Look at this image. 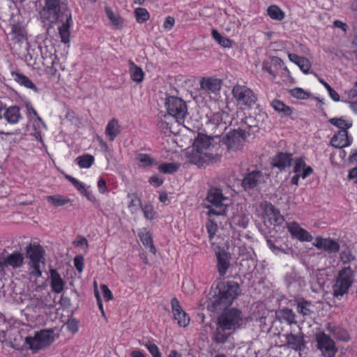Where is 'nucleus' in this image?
I'll use <instances>...</instances> for the list:
<instances>
[{
    "label": "nucleus",
    "mask_w": 357,
    "mask_h": 357,
    "mask_svg": "<svg viewBox=\"0 0 357 357\" xmlns=\"http://www.w3.org/2000/svg\"><path fill=\"white\" fill-rule=\"evenodd\" d=\"M218 289V293L215 292L207 301L208 309L213 312L224 309L218 317V321L225 328L236 330L240 328L244 323L242 312L236 308L227 309L239 294L238 283L227 282L226 284H221Z\"/></svg>",
    "instance_id": "nucleus-1"
},
{
    "label": "nucleus",
    "mask_w": 357,
    "mask_h": 357,
    "mask_svg": "<svg viewBox=\"0 0 357 357\" xmlns=\"http://www.w3.org/2000/svg\"><path fill=\"white\" fill-rule=\"evenodd\" d=\"M213 138L199 134L193 145L191 162L201 165L204 162L214 163L220 160V145L212 144Z\"/></svg>",
    "instance_id": "nucleus-2"
},
{
    "label": "nucleus",
    "mask_w": 357,
    "mask_h": 357,
    "mask_svg": "<svg viewBox=\"0 0 357 357\" xmlns=\"http://www.w3.org/2000/svg\"><path fill=\"white\" fill-rule=\"evenodd\" d=\"M61 0H45L41 17L49 22H70L71 13L66 6H60Z\"/></svg>",
    "instance_id": "nucleus-3"
},
{
    "label": "nucleus",
    "mask_w": 357,
    "mask_h": 357,
    "mask_svg": "<svg viewBox=\"0 0 357 357\" xmlns=\"http://www.w3.org/2000/svg\"><path fill=\"white\" fill-rule=\"evenodd\" d=\"M252 119L251 117L245 118V124L247 126L248 130L252 128H256V126L251 125ZM250 130H246L245 128H240L238 130H234L229 132L223 138V142L229 150H238L243 146V144L250 135Z\"/></svg>",
    "instance_id": "nucleus-4"
},
{
    "label": "nucleus",
    "mask_w": 357,
    "mask_h": 357,
    "mask_svg": "<svg viewBox=\"0 0 357 357\" xmlns=\"http://www.w3.org/2000/svg\"><path fill=\"white\" fill-rule=\"evenodd\" d=\"M54 340V331L52 329L36 331L33 336L29 335L25 338L26 344L33 352L38 351L50 345Z\"/></svg>",
    "instance_id": "nucleus-5"
},
{
    "label": "nucleus",
    "mask_w": 357,
    "mask_h": 357,
    "mask_svg": "<svg viewBox=\"0 0 357 357\" xmlns=\"http://www.w3.org/2000/svg\"><path fill=\"white\" fill-rule=\"evenodd\" d=\"M354 283V272L350 266L342 268L333 286V296L336 298L347 294Z\"/></svg>",
    "instance_id": "nucleus-6"
},
{
    "label": "nucleus",
    "mask_w": 357,
    "mask_h": 357,
    "mask_svg": "<svg viewBox=\"0 0 357 357\" xmlns=\"http://www.w3.org/2000/svg\"><path fill=\"white\" fill-rule=\"evenodd\" d=\"M232 95L237 104L252 108L257 100V96L254 91L244 85L236 84L233 87Z\"/></svg>",
    "instance_id": "nucleus-7"
},
{
    "label": "nucleus",
    "mask_w": 357,
    "mask_h": 357,
    "mask_svg": "<svg viewBox=\"0 0 357 357\" xmlns=\"http://www.w3.org/2000/svg\"><path fill=\"white\" fill-rule=\"evenodd\" d=\"M26 257L30 259L29 265L31 268L30 275L34 277H40L42 273L40 270V263L43 258L44 250L40 245L30 243L26 248Z\"/></svg>",
    "instance_id": "nucleus-8"
},
{
    "label": "nucleus",
    "mask_w": 357,
    "mask_h": 357,
    "mask_svg": "<svg viewBox=\"0 0 357 357\" xmlns=\"http://www.w3.org/2000/svg\"><path fill=\"white\" fill-rule=\"evenodd\" d=\"M165 106L169 115L178 121L183 120L188 114L186 103L180 98L169 96L166 98Z\"/></svg>",
    "instance_id": "nucleus-9"
},
{
    "label": "nucleus",
    "mask_w": 357,
    "mask_h": 357,
    "mask_svg": "<svg viewBox=\"0 0 357 357\" xmlns=\"http://www.w3.org/2000/svg\"><path fill=\"white\" fill-rule=\"evenodd\" d=\"M266 174L259 170H252L243 177L241 186L245 192L257 190L265 183Z\"/></svg>",
    "instance_id": "nucleus-10"
},
{
    "label": "nucleus",
    "mask_w": 357,
    "mask_h": 357,
    "mask_svg": "<svg viewBox=\"0 0 357 357\" xmlns=\"http://www.w3.org/2000/svg\"><path fill=\"white\" fill-rule=\"evenodd\" d=\"M317 348L321 351L325 357H334L337 351L334 341L331 337L324 333H321L316 336Z\"/></svg>",
    "instance_id": "nucleus-11"
},
{
    "label": "nucleus",
    "mask_w": 357,
    "mask_h": 357,
    "mask_svg": "<svg viewBox=\"0 0 357 357\" xmlns=\"http://www.w3.org/2000/svg\"><path fill=\"white\" fill-rule=\"evenodd\" d=\"M0 259H3V264L6 267H12L13 268H18L21 267L24 263V256L20 252H13L9 253L6 249H3L0 252Z\"/></svg>",
    "instance_id": "nucleus-12"
},
{
    "label": "nucleus",
    "mask_w": 357,
    "mask_h": 357,
    "mask_svg": "<svg viewBox=\"0 0 357 357\" xmlns=\"http://www.w3.org/2000/svg\"><path fill=\"white\" fill-rule=\"evenodd\" d=\"M217 259V269L220 277H225L230 268L231 256L230 254L224 250H220L215 252Z\"/></svg>",
    "instance_id": "nucleus-13"
},
{
    "label": "nucleus",
    "mask_w": 357,
    "mask_h": 357,
    "mask_svg": "<svg viewBox=\"0 0 357 357\" xmlns=\"http://www.w3.org/2000/svg\"><path fill=\"white\" fill-rule=\"evenodd\" d=\"M222 81L212 77H204L200 80V88L205 93L216 94L221 89Z\"/></svg>",
    "instance_id": "nucleus-14"
},
{
    "label": "nucleus",
    "mask_w": 357,
    "mask_h": 357,
    "mask_svg": "<svg viewBox=\"0 0 357 357\" xmlns=\"http://www.w3.org/2000/svg\"><path fill=\"white\" fill-rule=\"evenodd\" d=\"M171 305L174 319L177 320V323L180 326L185 327L188 324L190 319L182 310L178 299L173 298L171 301Z\"/></svg>",
    "instance_id": "nucleus-15"
},
{
    "label": "nucleus",
    "mask_w": 357,
    "mask_h": 357,
    "mask_svg": "<svg viewBox=\"0 0 357 357\" xmlns=\"http://www.w3.org/2000/svg\"><path fill=\"white\" fill-rule=\"evenodd\" d=\"M314 245L318 249H323L328 253H335L340 250L339 243L334 239L324 238L321 237L316 238Z\"/></svg>",
    "instance_id": "nucleus-16"
},
{
    "label": "nucleus",
    "mask_w": 357,
    "mask_h": 357,
    "mask_svg": "<svg viewBox=\"0 0 357 357\" xmlns=\"http://www.w3.org/2000/svg\"><path fill=\"white\" fill-rule=\"evenodd\" d=\"M288 231L295 238L301 241L310 242L312 236L306 230L301 228L298 223L293 222L287 225Z\"/></svg>",
    "instance_id": "nucleus-17"
},
{
    "label": "nucleus",
    "mask_w": 357,
    "mask_h": 357,
    "mask_svg": "<svg viewBox=\"0 0 357 357\" xmlns=\"http://www.w3.org/2000/svg\"><path fill=\"white\" fill-rule=\"evenodd\" d=\"M292 155L288 153L280 152L275 155L271 161L273 167L278 168L280 171L284 170L291 165Z\"/></svg>",
    "instance_id": "nucleus-18"
},
{
    "label": "nucleus",
    "mask_w": 357,
    "mask_h": 357,
    "mask_svg": "<svg viewBox=\"0 0 357 357\" xmlns=\"http://www.w3.org/2000/svg\"><path fill=\"white\" fill-rule=\"evenodd\" d=\"M331 144L335 148L342 149L349 146L351 144V139L349 137L347 130L342 129L332 137Z\"/></svg>",
    "instance_id": "nucleus-19"
},
{
    "label": "nucleus",
    "mask_w": 357,
    "mask_h": 357,
    "mask_svg": "<svg viewBox=\"0 0 357 357\" xmlns=\"http://www.w3.org/2000/svg\"><path fill=\"white\" fill-rule=\"evenodd\" d=\"M264 212L271 223L275 225H281L284 221V218L280 214L279 210L275 208L271 203H266Z\"/></svg>",
    "instance_id": "nucleus-20"
},
{
    "label": "nucleus",
    "mask_w": 357,
    "mask_h": 357,
    "mask_svg": "<svg viewBox=\"0 0 357 357\" xmlns=\"http://www.w3.org/2000/svg\"><path fill=\"white\" fill-rule=\"evenodd\" d=\"M287 346L296 351H303L305 349V341L302 334L292 333L285 335Z\"/></svg>",
    "instance_id": "nucleus-21"
},
{
    "label": "nucleus",
    "mask_w": 357,
    "mask_h": 357,
    "mask_svg": "<svg viewBox=\"0 0 357 357\" xmlns=\"http://www.w3.org/2000/svg\"><path fill=\"white\" fill-rule=\"evenodd\" d=\"M10 29V35L11 39L17 43H23L26 41V32L21 24H10L9 25Z\"/></svg>",
    "instance_id": "nucleus-22"
},
{
    "label": "nucleus",
    "mask_w": 357,
    "mask_h": 357,
    "mask_svg": "<svg viewBox=\"0 0 357 357\" xmlns=\"http://www.w3.org/2000/svg\"><path fill=\"white\" fill-rule=\"evenodd\" d=\"M206 199L214 206H220L225 205L223 202L227 200V197L223 196L220 189L214 188L208 190Z\"/></svg>",
    "instance_id": "nucleus-23"
},
{
    "label": "nucleus",
    "mask_w": 357,
    "mask_h": 357,
    "mask_svg": "<svg viewBox=\"0 0 357 357\" xmlns=\"http://www.w3.org/2000/svg\"><path fill=\"white\" fill-rule=\"evenodd\" d=\"M298 313L303 317L310 316L314 312V305L311 301H308L303 298L295 301Z\"/></svg>",
    "instance_id": "nucleus-24"
},
{
    "label": "nucleus",
    "mask_w": 357,
    "mask_h": 357,
    "mask_svg": "<svg viewBox=\"0 0 357 357\" xmlns=\"http://www.w3.org/2000/svg\"><path fill=\"white\" fill-rule=\"evenodd\" d=\"M51 287L54 292L61 293L63 290L64 281L55 269L50 270Z\"/></svg>",
    "instance_id": "nucleus-25"
},
{
    "label": "nucleus",
    "mask_w": 357,
    "mask_h": 357,
    "mask_svg": "<svg viewBox=\"0 0 357 357\" xmlns=\"http://www.w3.org/2000/svg\"><path fill=\"white\" fill-rule=\"evenodd\" d=\"M271 105L282 117L290 116L293 113L292 109L280 100H273L271 102Z\"/></svg>",
    "instance_id": "nucleus-26"
},
{
    "label": "nucleus",
    "mask_w": 357,
    "mask_h": 357,
    "mask_svg": "<svg viewBox=\"0 0 357 357\" xmlns=\"http://www.w3.org/2000/svg\"><path fill=\"white\" fill-rule=\"evenodd\" d=\"M21 119L20 112V107L17 106H12L8 108H5L4 119L5 121L10 124L17 123Z\"/></svg>",
    "instance_id": "nucleus-27"
},
{
    "label": "nucleus",
    "mask_w": 357,
    "mask_h": 357,
    "mask_svg": "<svg viewBox=\"0 0 357 357\" xmlns=\"http://www.w3.org/2000/svg\"><path fill=\"white\" fill-rule=\"evenodd\" d=\"M289 58L291 61L298 65V66L304 73H309L311 63L307 58L299 56L296 54H289Z\"/></svg>",
    "instance_id": "nucleus-28"
},
{
    "label": "nucleus",
    "mask_w": 357,
    "mask_h": 357,
    "mask_svg": "<svg viewBox=\"0 0 357 357\" xmlns=\"http://www.w3.org/2000/svg\"><path fill=\"white\" fill-rule=\"evenodd\" d=\"M120 125L116 119H112L107 123L105 128V135L110 141H113L120 133Z\"/></svg>",
    "instance_id": "nucleus-29"
},
{
    "label": "nucleus",
    "mask_w": 357,
    "mask_h": 357,
    "mask_svg": "<svg viewBox=\"0 0 357 357\" xmlns=\"http://www.w3.org/2000/svg\"><path fill=\"white\" fill-rule=\"evenodd\" d=\"M228 328H225L222 324L218 323L215 331L213 333L211 338L213 342L218 344L225 343L229 335V333H226Z\"/></svg>",
    "instance_id": "nucleus-30"
},
{
    "label": "nucleus",
    "mask_w": 357,
    "mask_h": 357,
    "mask_svg": "<svg viewBox=\"0 0 357 357\" xmlns=\"http://www.w3.org/2000/svg\"><path fill=\"white\" fill-rule=\"evenodd\" d=\"M326 329L337 340L348 342L350 339L347 331L342 328L328 324Z\"/></svg>",
    "instance_id": "nucleus-31"
},
{
    "label": "nucleus",
    "mask_w": 357,
    "mask_h": 357,
    "mask_svg": "<svg viewBox=\"0 0 357 357\" xmlns=\"http://www.w3.org/2000/svg\"><path fill=\"white\" fill-rule=\"evenodd\" d=\"M71 24H59L57 27L59 36L61 38V42L65 45L69 44L70 42L71 36Z\"/></svg>",
    "instance_id": "nucleus-32"
},
{
    "label": "nucleus",
    "mask_w": 357,
    "mask_h": 357,
    "mask_svg": "<svg viewBox=\"0 0 357 357\" xmlns=\"http://www.w3.org/2000/svg\"><path fill=\"white\" fill-rule=\"evenodd\" d=\"M276 316L280 320H284L289 324L296 323V314L292 310L289 308H283L276 312Z\"/></svg>",
    "instance_id": "nucleus-33"
},
{
    "label": "nucleus",
    "mask_w": 357,
    "mask_h": 357,
    "mask_svg": "<svg viewBox=\"0 0 357 357\" xmlns=\"http://www.w3.org/2000/svg\"><path fill=\"white\" fill-rule=\"evenodd\" d=\"M12 77L13 79L20 84L21 85L31 89H33L34 91H37V88L35 84L31 81V79L26 76L18 73L13 72L11 73Z\"/></svg>",
    "instance_id": "nucleus-34"
},
{
    "label": "nucleus",
    "mask_w": 357,
    "mask_h": 357,
    "mask_svg": "<svg viewBox=\"0 0 357 357\" xmlns=\"http://www.w3.org/2000/svg\"><path fill=\"white\" fill-rule=\"evenodd\" d=\"M46 199L54 207L62 206L70 202L69 198L61 195H49L46 197Z\"/></svg>",
    "instance_id": "nucleus-35"
},
{
    "label": "nucleus",
    "mask_w": 357,
    "mask_h": 357,
    "mask_svg": "<svg viewBox=\"0 0 357 357\" xmlns=\"http://www.w3.org/2000/svg\"><path fill=\"white\" fill-rule=\"evenodd\" d=\"M130 74L132 79L134 82H136L137 83H140L144 79V72L142 69L136 66L132 61H130Z\"/></svg>",
    "instance_id": "nucleus-36"
},
{
    "label": "nucleus",
    "mask_w": 357,
    "mask_h": 357,
    "mask_svg": "<svg viewBox=\"0 0 357 357\" xmlns=\"http://www.w3.org/2000/svg\"><path fill=\"white\" fill-rule=\"evenodd\" d=\"M267 15L273 20L281 21L284 19V13L276 5H271L267 8Z\"/></svg>",
    "instance_id": "nucleus-37"
},
{
    "label": "nucleus",
    "mask_w": 357,
    "mask_h": 357,
    "mask_svg": "<svg viewBox=\"0 0 357 357\" xmlns=\"http://www.w3.org/2000/svg\"><path fill=\"white\" fill-rule=\"evenodd\" d=\"M128 197L130 199L128 208L132 213H135L137 211L138 206H142L141 199L136 193H128Z\"/></svg>",
    "instance_id": "nucleus-38"
},
{
    "label": "nucleus",
    "mask_w": 357,
    "mask_h": 357,
    "mask_svg": "<svg viewBox=\"0 0 357 357\" xmlns=\"http://www.w3.org/2000/svg\"><path fill=\"white\" fill-rule=\"evenodd\" d=\"M139 236L143 245L149 248L151 252L155 253L156 250L154 245L153 244V240L151 234L144 230V231L139 232Z\"/></svg>",
    "instance_id": "nucleus-39"
},
{
    "label": "nucleus",
    "mask_w": 357,
    "mask_h": 357,
    "mask_svg": "<svg viewBox=\"0 0 357 357\" xmlns=\"http://www.w3.org/2000/svg\"><path fill=\"white\" fill-rule=\"evenodd\" d=\"M77 165L81 168H89L94 162V157L89 154H84L76 158Z\"/></svg>",
    "instance_id": "nucleus-40"
},
{
    "label": "nucleus",
    "mask_w": 357,
    "mask_h": 357,
    "mask_svg": "<svg viewBox=\"0 0 357 357\" xmlns=\"http://www.w3.org/2000/svg\"><path fill=\"white\" fill-rule=\"evenodd\" d=\"M212 36L214 40L223 47H230L231 46V40L226 37L222 36L216 29L212 30Z\"/></svg>",
    "instance_id": "nucleus-41"
},
{
    "label": "nucleus",
    "mask_w": 357,
    "mask_h": 357,
    "mask_svg": "<svg viewBox=\"0 0 357 357\" xmlns=\"http://www.w3.org/2000/svg\"><path fill=\"white\" fill-rule=\"evenodd\" d=\"M136 160L139 162L140 167H146L154 164V160L149 155L146 153H138Z\"/></svg>",
    "instance_id": "nucleus-42"
},
{
    "label": "nucleus",
    "mask_w": 357,
    "mask_h": 357,
    "mask_svg": "<svg viewBox=\"0 0 357 357\" xmlns=\"http://www.w3.org/2000/svg\"><path fill=\"white\" fill-rule=\"evenodd\" d=\"M134 13L137 22H146L149 20L150 15L146 8H137L135 9Z\"/></svg>",
    "instance_id": "nucleus-43"
},
{
    "label": "nucleus",
    "mask_w": 357,
    "mask_h": 357,
    "mask_svg": "<svg viewBox=\"0 0 357 357\" xmlns=\"http://www.w3.org/2000/svg\"><path fill=\"white\" fill-rule=\"evenodd\" d=\"M66 178L84 195H85L89 200H91L87 190L84 188V185L79 182L76 178L71 176H66Z\"/></svg>",
    "instance_id": "nucleus-44"
},
{
    "label": "nucleus",
    "mask_w": 357,
    "mask_h": 357,
    "mask_svg": "<svg viewBox=\"0 0 357 357\" xmlns=\"http://www.w3.org/2000/svg\"><path fill=\"white\" fill-rule=\"evenodd\" d=\"M329 122L339 128L340 130L346 129V130L351 128L352 124L351 123H347L345 120L342 119V118H333L329 119Z\"/></svg>",
    "instance_id": "nucleus-45"
},
{
    "label": "nucleus",
    "mask_w": 357,
    "mask_h": 357,
    "mask_svg": "<svg viewBox=\"0 0 357 357\" xmlns=\"http://www.w3.org/2000/svg\"><path fill=\"white\" fill-rule=\"evenodd\" d=\"M178 167L174 163H162L159 165L158 169L165 174H172L178 170Z\"/></svg>",
    "instance_id": "nucleus-46"
},
{
    "label": "nucleus",
    "mask_w": 357,
    "mask_h": 357,
    "mask_svg": "<svg viewBox=\"0 0 357 357\" xmlns=\"http://www.w3.org/2000/svg\"><path fill=\"white\" fill-rule=\"evenodd\" d=\"M340 258L344 264H349L351 261H354L356 259L355 256L353 255L351 251L349 248H347L340 252Z\"/></svg>",
    "instance_id": "nucleus-47"
},
{
    "label": "nucleus",
    "mask_w": 357,
    "mask_h": 357,
    "mask_svg": "<svg viewBox=\"0 0 357 357\" xmlns=\"http://www.w3.org/2000/svg\"><path fill=\"white\" fill-rule=\"evenodd\" d=\"M233 220L236 225L243 228L247 227L249 222V218L248 215L244 213L235 215Z\"/></svg>",
    "instance_id": "nucleus-48"
},
{
    "label": "nucleus",
    "mask_w": 357,
    "mask_h": 357,
    "mask_svg": "<svg viewBox=\"0 0 357 357\" xmlns=\"http://www.w3.org/2000/svg\"><path fill=\"white\" fill-rule=\"evenodd\" d=\"M289 93L291 96L296 98L298 99H305L308 98L309 94L305 92L303 89L296 87L289 91Z\"/></svg>",
    "instance_id": "nucleus-49"
},
{
    "label": "nucleus",
    "mask_w": 357,
    "mask_h": 357,
    "mask_svg": "<svg viewBox=\"0 0 357 357\" xmlns=\"http://www.w3.org/2000/svg\"><path fill=\"white\" fill-rule=\"evenodd\" d=\"M142 210L144 217L149 220H153L156 217V213L153 210L152 205L146 204L142 206Z\"/></svg>",
    "instance_id": "nucleus-50"
},
{
    "label": "nucleus",
    "mask_w": 357,
    "mask_h": 357,
    "mask_svg": "<svg viewBox=\"0 0 357 357\" xmlns=\"http://www.w3.org/2000/svg\"><path fill=\"white\" fill-rule=\"evenodd\" d=\"M30 304L35 308L43 309L46 306L44 301L40 298L36 296V295L33 296L30 299Z\"/></svg>",
    "instance_id": "nucleus-51"
},
{
    "label": "nucleus",
    "mask_w": 357,
    "mask_h": 357,
    "mask_svg": "<svg viewBox=\"0 0 357 357\" xmlns=\"http://www.w3.org/2000/svg\"><path fill=\"white\" fill-rule=\"evenodd\" d=\"M145 346L153 357H161V354L159 351L158 347L154 343L149 341L145 344Z\"/></svg>",
    "instance_id": "nucleus-52"
},
{
    "label": "nucleus",
    "mask_w": 357,
    "mask_h": 357,
    "mask_svg": "<svg viewBox=\"0 0 357 357\" xmlns=\"http://www.w3.org/2000/svg\"><path fill=\"white\" fill-rule=\"evenodd\" d=\"M206 229L208 233L209 238L211 240L217 231L218 225L215 222L210 220L206 224Z\"/></svg>",
    "instance_id": "nucleus-53"
},
{
    "label": "nucleus",
    "mask_w": 357,
    "mask_h": 357,
    "mask_svg": "<svg viewBox=\"0 0 357 357\" xmlns=\"http://www.w3.org/2000/svg\"><path fill=\"white\" fill-rule=\"evenodd\" d=\"M225 205H220V206H215V208H209L208 214L209 216L213 215H220L225 213Z\"/></svg>",
    "instance_id": "nucleus-54"
},
{
    "label": "nucleus",
    "mask_w": 357,
    "mask_h": 357,
    "mask_svg": "<svg viewBox=\"0 0 357 357\" xmlns=\"http://www.w3.org/2000/svg\"><path fill=\"white\" fill-rule=\"evenodd\" d=\"M4 111H5V107H3V103L1 102H0V133L1 134H9V132H7L2 129L3 126L6 125L5 119H4Z\"/></svg>",
    "instance_id": "nucleus-55"
},
{
    "label": "nucleus",
    "mask_w": 357,
    "mask_h": 357,
    "mask_svg": "<svg viewBox=\"0 0 357 357\" xmlns=\"http://www.w3.org/2000/svg\"><path fill=\"white\" fill-rule=\"evenodd\" d=\"M100 289L102 290L104 299L106 301H109L113 299V295L112 294V291L109 290L107 285L102 284L100 286Z\"/></svg>",
    "instance_id": "nucleus-56"
},
{
    "label": "nucleus",
    "mask_w": 357,
    "mask_h": 357,
    "mask_svg": "<svg viewBox=\"0 0 357 357\" xmlns=\"http://www.w3.org/2000/svg\"><path fill=\"white\" fill-rule=\"evenodd\" d=\"M45 73L50 76V78L54 77L57 75V69L54 67V61H51V66H47L45 69Z\"/></svg>",
    "instance_id": "nucleus-57"
},
{
    "label": "nucleus",
    "mask_w": 357,
    "mask_h": 357,
    "mask_svg": "<svg viewBox=\"0 0 357 357\" xmlns=\"http://www.w3.org/2000/svg\"><path fill=\"white\" fill-rule=\"evenodd\" d=\"M74 265L76 269L81 273L83 271L84 263H83V257L77 256L74 259Z\"/></svg>",
    "instance_id": "nucleus-58"
},
{
    "label": "nucleus",
    "mask_w": 357,
    "mask_h": 357,
    "mask_svg": "<svg viewBox=\"0 0 357 357\" xmlns=\"http://www.w3.org/2000/svg\"><path fill=\"white\" fill-rule=\"evenodd\" d=\"M67 328L75 333L78 331V323L75 319L68 320L66 323Z\"/></svg>",
    "instance_id": "nucleus-59"
},
{
    "label": "nucleus",
    "mask_w": 357,
    "mask_h": 357,
    "mask_svg": "<svg viewBox=\"0 0 357 357\" xmlns=\"http://www.w3.org/2000/svg\"><path fill=\"white\" fill-rule=\"evenodd\" d=\"M99 192L102 194L107 192V183L105 179L100 178L98 181Z\"/></svg>",
    "instance_id": "nucleus-60"
},
{
    "label": "nucleus",
    "mask_w": 357,
    "mask_h": 357,
    "mask_svg": "<svg viewBox=\"0 0 357 357\" xmlns=\"http://www.w3.org/2000/svg\"><path fill=\"white\" fill-rule=\"evenodd\" d=\"M105 10L106 15L107 16L109 20L111 21V22H118L117 19L116 18L114 12L109 7L106 6L105 8Z\"/></svg>",
    "instance_id": "nucleus-61"
},
{
    "label": "nucleus",
    "mask_w": 357,
    "mask_h": 357,
    "mask_svg": "<svg viewBox=\"0 0 357 357\" xmlns=\"http://www.w3.org/2000/svg\"><path fill=\"white\" fill-rule=\"evenodd\" d=\"M348 98L352 100L357 99V82H355L354 87L348 92Z\"/></svg>",
    "instance_id": "nucleus-62"
},
{
    "label": "nucleus",
    "mask_w": 357,
    "mask_h": 357,
    "mask_svg": "<svg viewBox=\"0 0 357 357\" xmlns=\"http://www.w3.org/2000/svg\"><path fill=\"white\" fill-rule=\"evenodd\" d=\"M348 178L349 180H354V183L357 184V167L349 170Z\"/></svg>",
    "instance_id": "nucleus-63"
},
{
    "label": "nucleus",
    "mask_w": 357,
    "mask_h": 357,
    "mask_svg": "<svg viewBox=\"0 0 357 357\" xmlns=\"http://www.w3.org/2000/svg\"><path fill=\"white\" fill-rule=\"evenodd\" d=\"M149 183L158 187L163 183V180L156 176H153L149 178Z\"/></svg>",
    "instance_id": "nucleus-64"
}]
</instances>
